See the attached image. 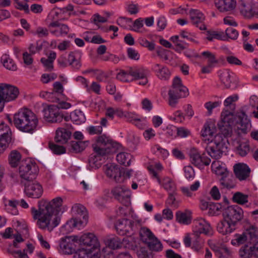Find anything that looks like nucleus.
<instances>
[{
  "mask_svg": "<svg viewBox=\"0 0 258 258\" xmlns=\"http://www.w3.org/2000/svg\"><path fill=\"white\" fill-rule=\"evenodd\" d=\"M127 54L128 57L132 59L139 60L140 57L138 52L133 48H128L127 49Z\"/></svg>",
  "mask_w": 258,
  "mask_h": 258,
  "instance_id": "nucleus-62",
  "label": "nucleus"
},
{
  "mask_svg": "<svg viewBox=\"0 0 258 258\" xmlns=\"http://www.w3.org/2000/svg\"><path fill=\"white\" fill-rule=\"evenodd\" d=\"M223 216L237 227L243 218V211L238 206H229L224 210Z\"/></svg>",
  "mask_w": 258,
  "mask_h": 258,
  "instance_id": "nucleus-8",
  "label": "nucleus"
},
{
  "mask_svg": "<svg viewBox=\"0 0 258 258\" xmlns=\"http://www.w3.org/2000/svg\"><path fill=\"white\" fill-rule=\"evenodd\" d=\"M69 64L72 66L75 69L78 70L81 66V64L79 59H77V57L74 52L70 53L68 58Z\"/></svg>",
  "mask_w": 258,
  "mask_h": 258,
  "instance_id": "nucleus-50",
  "label": "nucleus"
},
{
  "mask_svg": "<svg viewBox=\"0 0 258 258\" xmlns=\"http://www.w3.org/2000/svg\"><path fill=\"white\" fill-rule=\"evenodd\" d=\"M220 185L223 188L231 189L235 187V183L233 180L229 177V175L221 177L219 179Z\"/></svg>",
  "mask_w": 258,
  "mask_h": 258,
  "instance_id": "nucleus-40",
  "label": "nucleus"
},
{
  "mask_svg": "<svg viewBox=\"0 0 258 258\" xmlns=\"http://www.w3.org/2000/svg\"><path fill=\"white\" fill-rule=\"evenodd\" d=\"M139 236L140 240L146 244L150 250L159 251L162 249V245L160 241L147 227H143L140 228Z\"/></svg>",
  "mask_w": 258,
  "mask_h": 258,
  "instance_id": "nucleus-5",
  "label": "nucleus"
},
{
  "mask_svg": "<svg viewBox=\"0 0 258 258\" xmlns=\"http://www.w3.org/2000/svg\"><path fill=\"white\" fill-rule=\"evenodd\" d=\"M239 256L241 258L255 257V254L252 247L247 245L242 247L239 250Z\"/></svg>",
  "mask_w": 258,
  "mask_h": 258,
  "instance_id": "nucleus-38",
  "label": "nucleus"
},
{
  "mask_svg": "<svg viewBox=\"0 0 258 258\" xmlns=\"http://www.w3.org/2000/svg\"><path fill=\"white\" fill-rule=\"evenodd\" d=\"M9 127L4 123L0 124V147L5 149L11 142V138Z\"/></svg>",
  "mask_w": 258,
  "mask_h": 258,
  "instance_id": "nucleus-24",
  "label": "nucleus"
},
{
  "mask_svg": "<svg viewBox=\"0 0 258 258\" xmlns=\"http://www.w3.org/2000/svg\"><path fill=\"white\" fill-rule=\"evenodd\" d=\"M234 74L229 70L221 71L219 74V77L222 83L225 88H231L232 81L233 80Z\"/></svg>",
  "mask_w": 258,
  "mask_h": 258,
  "instance_id": "nucleus-26",
  "label": "nucleus"
},
{
  "mask_svg": "<svg viewBox=\"0 0 258 258\" xmlns=\"http://www.w3.org/2000/svg\"><path fill=\"white\" fill-rule=\"evenodd\" d=\"M1 61L4 66L8 70L15 71L17 70V66L13 60L7 54H4L1 57Z\"/></svg>",
  "mask_w": 258,
  "mask_h": 258,
  "instance_id": "nucleus-36",
  "label": "nucleus"
},
{
  "mask_svg": "<svg viewBox=\"0 0 258 258\" xmlns=\"http://www.w3.org/2000/svg\"><path fill=\"white\" fill-rule=\"evenodd\" d=\"M184 176L188 180L193 179L195 177V171L191 166H185L183 169Z\"/></svg>",
  "mask_w": 258,
  "mask_h": 258,
  "instance_id": "nucleus-58",
  "label": "nucleus"
},
{
  "mask_svg": "<svg viewBox=\"0 0 258 258\" xmlns=\"http://www.w3.org/2000/svg\"><path fill=\"white\" fill-rule=\"evenodd\" d=\"M241 14L246 17H250L253 15L251 4L248 0L241 1L238 5Z\"/></svg>",
  "mask_w": 258,
  "mask_h": 258,
  "instance_id": "nucleus-29",
  "label": "nucleus"
},
{
  "mask_svg": "<svg viewBox=\"0 0 258 258\" xmlns=\"http://www.w3.org/2000/svg\"><path fill=\"white\" fill-rule=\"evenodd\" d=\"M225 34L224 33V37H225L224 41L228 39L236 40L239 36L238 32L233 28L229 27L225 30Z\"/></svg>",
  "mask_w": 258,
  "mask_h": 258,
  "instance_id": "nucleus-48",
  "label": "nucleus"
},
{
  "mask_svg": "<svg viewBox=\"0 0 258 258\" xmlns=\"http://www.w3.org/2000/svg\"><path fill=\"white\" fill-rule=\"evenodd\" d=\"M13 123L20 131L31 133L36 128L38 120L35 114L31 110L23 108L14 114Z\"/></svg>",
  "mask_w": 258,
  "mask_h": 258,
  "instance_id": "nucleus-3",
  "label": "nucleus"
},
{
  "mask_svg": "<svg viewBox=\"0 0 258 258\" xmlns=\"http://www.w3.org/2000/svg\"><path fill=\"white\" fill-rule=\"evenodd\" d=\"M191 23L201 30H205L206 26L205 24V17L204 14L199 10L192 9L189 12Z\"/></svg>",
  "mask_w": 258,
  "mask_h": 258,
  "instance_id": "nucleus-18",
  "label": "nucleus"
},
{
  "mask_svg": "<svg viewBox=\"0 0 258 258\" xmlns=\"http://www.w3.org/2000/svg\"><path fill=\"white\" fill-rule=\"evenodd\" d=\"M234 251L225 245L221 246L217 251V254L220 258H231Z\"/></svg>",
  "mask_w": 258,
  "mask_h": 258,
  "instance_id": "nucleus-43",
  "label": "nucleus"
},
{
  "mask_svg": "<svg viewBox=\"0 0 258 258\" xmlns=\"http://www.w3.org/2000/svg\"><path fill=\"white\" fill-rule=\"evenodd\" d=\"M21 154L16 150L12 151L9 157V163L12 167H16L20 163Z\"/></svg>",
  "mask_w": 258,
  "mask_h": 258,
  "instance_id": "nucleus-37",
  "label": "nucleus"
},
{
  "mask_svg": "<svg viewBox=\"0 0 258 258\" xmlns=\"http://www.w3.org/2000/svg\"><path fill=\"white\" fill-rule=\"evenodd\" d=\"M222 104L221 101H208L204 104L205 108L207 110V114L210 116L213 113L214 109L219 107Z\"/></svg>",
  "mask_w": 258,
  "mask_h": 258,
  "instance_id": "nucleus-49",
  "label": "nucleus"
},
{
  "mask_svg": "<svg viewBox=\"0 0 258 258\" xmlns=\"http://www.w3.org/2000/svg\"><path fill=\"white\" fill-rule=\"evenodd\" d=\"M201 55L207 59L208 63L214 64L218 62L215 54L209 51H204L202 52Z\"/></svg>",
  "mask_w": 258,
  "mask_h": 258,
  "instance_id": "nucleus-55",
  "label": "nucleus"
},
{
  "mask_svg": "<svg viewBox=\"0 0 258 258\" xmlns=\"http://www.w3.org/2000/svg\"><path fill=\"white\" fill-rule=\"evenodd\" d=\"M104 170L106 175L109 178H113L116 182L121 183L124 181L122 171L118 166L113 164H108L105 165Z\"/></svg>",
  "mask_w": 258,
  "mask_h": 258,
  "instance_id": "nucleus-17",
  "label": "nucleus"
},
{
  "mask_svg": "<svg viewBox=\"0 0 258 258\" xmlns=\"http://www.w3.org/2000/svg\"><path fill=\"white\" fill-rule=\"evenodd\" d=\"M212 227L210 223L205 219L198 218L193 221L192 233L194 235H199L204 234L206 235H212Z\"/></svg>",
  "mask_w": 258,
  "mask_h": 258,
  "instance_id": "nucleus-10",
  "label": "nucleus"
},
{
  "mask_svg": "<svg viewBox=\"0 0 258 258\" xmlns=\"http://www.w3.org/2000/svg\"><path fill=\"white\" fill-rule=\"evenodd\" d=\"M200 186V182L199 181H195L191 184L189 188L186 186H182L180 187V190L183 195L187 197H192L195 194L194 192L197 191Z\"/></svg>",
  "mask_w": 258,
  "mask_h": 258,
  "instance_id": "nucleus-32",
  "label": "nucleus"
},
{
  "mask_svg": "<svg viewBox=\"0 0 258 258\" xmlns=\"http://www.w3.org/2000/svg\"><path fill=\"white\" fill-rule=\"evenodd\" d=\"M191 212L188 210L183 212L178 211V223L183 225H188L191 223Z\"/></svg>",
  "mask_w": 258,
  "mask_h": 258,
  "instance_id": "nucleus-31",
  "label": "nucleus"
},
{
  "mask_svg": "<svg viewBox=\"0 0 258 258\" xmlns=\"http://www.w3.org/2000/svg\"><path fill=\"white\" fill-rule=\"evenodd\" d=\"M24 192L29 198L39 199L43 194L42 186L37 181L28 180L24 181Z\"/></svg>",
  "mask_w": 258,
  "mask_h": 258,
  "instance_id": "nucleus-9",
  "label": "nucleus"
},
{
  "mask_svg": "<svg viewBox=\"0 0 258 258\" xmlns=\"http://www.w3.org/2000/svg\"><path fill=\"white\" fill-rule=\"evenodd\" d=\"M128 223H129L127 222V219H123L117 221L115 225V228L119 234L124 235V230L125 229V225Z\"/></svg>",
  "mask_w": 258,
  "mask_h": 258,
  "instance_id": "nucleus-52",
  "label": "nucleus"
},
{
  "mask_svg": "<svg viewBox=\"0 0 258 258\" xmlns=\"http://www.w3.org/2000/svg\"><path fill=\"white\" fill-rule=\"evenodd\" d=\"M236 228L234 224H232L226 218L221 221L217 225V230L220 233L225 235L233 232Z\"/></svg>",
  "mask_w": 258,
  "mask_h": 258,
  "instance_id": "nucleus-25",
  "label": "nucleus"
},
{
  "mask_svg": "<svg viewBox=\"0 0 258 258\" xmlns=\"http://www.w3.org/2000/svg\"><path fill=\"white\" fill-rule=\"evenodd\" d=\"M249 150V147L246 142H242L237 147L238 154L241 156H245Z\"/></svg>",
  "mask_w": 258,
  "mask_h": 258,
  "instance_id": "nucleus-53",
  "label": "nucleus"
},
{
  "mask_svg": "<svg viewBox=\"0 0 258 258\" xmlns=\"http://www.w3.org/2000/svg\"><path fill=\"white\" fill-rule=\"evenodd\" d=\"M246 108L243 107L236 117L229 111L221 112V121L219 125L225 137L231 136L233 128L240 131L238 133H247L251 124L244 111ZM201 135L203 140L209 144L206 148L208 154L216 159L220 158L223 153L227 150L226 143L228 141L226 137L223 138L222 135L217 134V128L213 121L209 120L205 123L201 131Z\"/></svg>",
  "mask_w": 258,
  "mask_h": 258,
  "instance_id": "nucleus-1",
  "label": "nucleus"
},
{
  "mask_svg": "<svg viewBox=\"0 0 258 258\" xmlns=\"http://www.w3.org/2000/svg\"><path fill=\"white\" fill-rule=\"evenodd\" d=\"M94 153L91 154L88 159L89 166L91 169H98L102 164V158L106 155L105 150L100 149L95 146L93 149Z\"/></svg>",
  "mask_w": 258,
  "mask_h": 258,
  "instance_id": "nucleus-15",
  "label": "nucleus"
},
{
  "mask_svg": "<svg viewBox=\"0 0 258 258\" xmlns=\"http://www.w3.org/2000/svg\"><path fill=\"white\" fill-rule=\"evenodd\" d=\"M141 221L140 220H131V228L132 234L135 233L138 229L141 228Z\"/></svg>",
  "mask_w": 258,
  "mask_h": 258,
  "instance_id": "nucleus-64",
  "label": "nucleus"
},
{
  "mask_svg": "<svg viewBox=\"0 0 258 258\" xmlns=\"http://www.w3.org/2000/svg\"><path fill=\"white\" fill-rule=\"evenodd\" d=\"M49 147L53 153L55 154L59 155L66 152V149L63 146L55 145L53 143H49Z\"/></svg>",
  "mask_w": 258,
  "mask_h": 258,
  "instance_id": "nucleus-56",
  "label": "nucleus"
},
{
  "mask_svg": "<svg viewBox=\"0 0 258 258\" xmlns=\"http://www.w3.org/2000/svg\"><path fill=\"white\" fill-rule=\"evenodd\" d=\"M71 133L64 128H59L56 131L55 141L56 143L65 144L70 139Z\"/></svg>",
  "mask_w": 258,
  "mask_h": 258,
  "instance_id": "nucleus-27",
  "label": "nucleus"
},
{
  "mask_svg": "<svg viewBox=\"0 0 258 258\" xmlns=\"http://www.w3.org/2000/svg\"><path fill=\"white\" fill-rule=\"evenodd\" d=\"M215 5L221 12H231L237 5L236 0H215Z\"/></svg>",
  "mask_w": 258,
  "mask_h": 258,
  "instance_id": "nucleus-19",
  "label": "nucleus"
},
{
  "mask_svg": "<svg viewBox=\"0 0 258 258\" xmlns=\"http://www.w3.org/2000/svg\"><path fill=\"white\" fill-rule=\"evenodd\" d=\"M248 239V242L258 238V228L254 226H251L244 232Z\"/></svg>",
  "mask_w": 258,
  "mask_h": 258,
  "instance_id": "nucleus-44",
  "label": "nucleus"
},
{
  "mask_svg": "<svg viewBox=\"0 0 258 258\" xmlns=\"http://www.w3.org/2000/svg\"><path fill=\"white\" fill-rule=\"evenodd\" d=\"M189 156L191 162L195 166L200 169H203L205 166H208L211 162V159L204 156V154H201L196 148L190 150Z\"/></svg>",
  "mask_w": 258,
  "mask_h": 258,
  "instance_id": "nucleus-13",
  "label": "nucleus"
},
{
  "mask_svg": "<svg viewBox=\"0 0 258 258\" xmlns=\"http://www.w3.org/2000/svg\"><path fill=\"white\" fill-rule=\"evenodd\" d=\"M195 239L191 245V249L196 252L200 253L203 249L205 240L199 235H194Z\"/></svg>",
  "mask_w": 258,
  "mask_h": 258,
  "instance_id": "nucleus-33",
  "label": "nucleus"
},
{
  "mask_svg": "<svg viewBox=\"0 0 258 258\" xmlns=\"http://www.w3.org/2000/svg\"><path fill=\"white\" fill-rule=\"evenodd\" d=\"M72 211L75 214L79 217L71 219L64 225L63 228L68 231H70L73 228H80L87 222L88 217L86 215V209L84 206L81 204H75L72 207Z\"/></svg>",
  "mask_w": 258,
  "mask_h": 258,
  "instance_id": "nucleus-4",
  "label": "nucleus"
},
{
  "mask_svg": "<svg viewBox=\"0 0 258 258\" xmlns=\"http://www.w3.org/2000/svg\"><path fill=\"white\" fill-rule=\"evenodd\" d=\"M156 67L159 68L157 71V76L160 79L167 80L169 78L171 74L170 71L167 68L162 67L160 68L159 64H156Z\"/></svg>",
  "mask_w": 258,
  "mask_h": 258,
  "instance_id": "nucleus-46",
  "label": "nucleus"
},
{
  "mask_svg": "<svg viewBox=\"0 0 258 258\" xmlns=\"http://www.w3.org/2000/svg\"><path fill=\"white\" fill-rule=\"evenodd\" d=\"M36 166L29 159L20 162L19 173L24 181L32 180L36 178Z\"/></svg>",
  "mask_w": 258,
  "mask_h": 258,
  "instance_id": "nucleus-7",
  "label": "nucleus"
},
{
  "mask_svg": "<svg viewBox=\"0 0 258 258\" xmlns=\"http://www.w3.org/2000/svg\"><path fill=\"white\" fill-rule=\"evenodd\" d=\"M225 38L224 37V32L215 31H209L207 32L206 38L210 41H213L214 39L224 40Z\"/></svg>",
  "mask_w": 258,
  "mask_h": 258,
  "instance_id": "nucleus-45",
  "label": "nucleus"
},
{
  "mask_svg": "<svg viewBox=\"0 0 258 258\" xmlns=\"http://www.w3.org/2000/svg\"><path fill=\"white\" fill-rule=\"evenodd\" d=\"M212 171L217 175L221 177L226 175H229V172L223 163L218 160L214 161L211 165Z\"/></svg>",
  "mask_w": 258,
  "mask_h": 258,
  "instance_id": "nucleus-28",
  "label": "nucleus"
},
{
  "mask_svg": "<svg viewBox=\"0 0 258 258\" xmlns=\"http://www.w3.org/2000/svg\"><path fill=\"white\" fill-rule=\"evenodd\" d=\"M160 184L168 191L169 196L166 204L168 207L175 208L176 206V185L172 179L168 177L158 180Z\"/></svg>",
  "mask_w": 258,
  "mask_h": 258,
  "instance_id": "nucleus-6",
  "label": "nucleus"
},
{
  "mask_svg": "<svg viewBox=\"0 0 258 258\" xmlns=\"http://www.w3.org/2000/svg\"><path fill=\"white\" fill-rule=\"evenodd\" d=\"M134 80L141 79L139 85H145L148 83L147 71L142 68L130 67L128 71Z\"/></svg>",
  "mask_w": 258,
  "mask_h": 258,
  "instance_id": "nucleus-21",
  "label": "nucleus"
},
{
  "mask_svg": "<svg viewBox=\"0 0 258 258\" xmlns=\"http://www.w3.org/2000/svg\"><path fill=\"white\" fill-rule=\"evenodd\" d=\"M234 172L239 180L246 179L250 175V169L244 163H239L233 166Z\"/></svg>",
  "mask_w": 258,
  "mask_h": 258,
  "instance_id": "nucleus-20",
  "label": "nucleus"
},
{
  "mask_svg": "<svg viewBox=\"0 0 258 258\" xmlns=\"http://www.w3.org/2000/svg\"><path fill=\"white\" fill-rule=\"evenodd\" d=\"M222 207V205L219 203L210 204L208 207L209 213L212 215H216L221 210Z\"/></svg>",
  "mask_w": 258,
  "mask_h": 258,
  "instance_id": "nucleus-57",
  "label": "nucleus"
},
{
  "mask_svg": "<svg viewBox=\"0 0 258 258\" xmlns=\"http://www.w3.org/2000/svg\"><path fill=\"white\" fill-rule=\"evenodd\" d=\"M156 52L158 56H159L161 58L165 60H169L168 57V54L169 53V51L165 50L163 48L160 47L157 48Z\"/></svg>",
  "mask_w": 258,
  "mask_h": 258,
  "instance_id": "nucleus-60",
  "label": "nucleus"
},
{
  "mask_svg": "<svg viewBox=\"0 0 258 258\" xmlns=\"http://www.w3.org/2000/svg\"><path fill=\"white\" fill-rule=\"evenodd\" d=\"M250 105L254 108H256L257 111L253 110V113L254 116L258 118V97L255 96H251L249 100Z\"/></svg>",
  "mask_w": 258,
  "mask_h": 258,
  "instance_id": "nucleus-59",
  "label": "nucleus"
},
{
  "mask_svg": "<svg viewBox=\"0 0 258 258\" xmlns=\"http://www.w3.org/2000/svg\"><path fill=\"white\" fill-rule=\"evenodd\" d=\"M189 95L188 88L183 85L181 79L178 78V98H183Z\"/></svg>",
  "mask_w": 258,
  "mask_h": 258,
  "instance_id": "nucleus-51",
  "label": "nucleus"
},
{
  "mask_svg": "<svg viewBox=\"0 0 258 258\" xmlns=\"http://www.w3.org/2000/svg\"><path fill=\"white\" fill-rule=\"evenodd\" d=\"M87 146L86 143L81 141H73L70 143L71 152L78 153L83 151Z\"/></svg>",
  "mask_w": 258,
  "mask_h": 258,
  "instance_id": "nucleus-35",
  "label": "nucleus"
},
{
  "mask_svg": "<svg viewBox=\"0 0 258 258\" xmlns=\"http://www.w3.org/2000/svg\"><path fill=\"white\" fill-rule=\"evenodd\" d=\"M81 245L85 247L83 248L86 251L91 252L99 248L100 244L97 237L94 234L89 233L81 236Z\"/></svg>",
  "mask_w": 258,
  "mask_h": 258,
  "instance_id": "nucleus-12",
  "label": "nucleus"
},
{
  "mask_svg": "<svg viewBox=\"0 0 258 258\" xmlns=\"http://www.w3.org/2000/svg\"><path fill=\"white\" fill-rule=\"evenodd\" d=\"M114 198L125 206L131 204V191L122 186H116L111 190Z\"/></svg>",
  "mask_w": 258,
  "mask_h": 258,
  "instance_id": "nucleus-11",
  "label": "nucleus"
},
{
  "mask_svg": "<svg viewBox=\"0 0 258 258\" xmlns=\"http://www.w3.org/2000/svg\"><path fill=\"white\" fill-rule=\"evenodd\" d=\"M19 204V202L16 200H10L8 201L7 205L12 208V214L16 215L18 213V211L17 209L18 205Z\"/></svg>",
  "mask_w": 258,
  "mask_h": 258,
  "instance_id": "nucleus-61",
  "label": "nucleus"
},
{
  "mask_svg": "<svg viewBox=\"0 0 258 258\" xmlns=\"http://www.w3.org/2000/svg\"><path fill=\"white\" fill-rule=\"evenodd\" d=\"M19 94V90L16 87L7 84H0V94L5 102L15 100Z\"/></svg>",
  "mask_w": 258,
  "mask_h": 258,
  "instance_id": "nucleus-14",
  "label": "nucleus"
},
{
  "mask_svg": "<svg viewBox=\"0 0 258 258\" xmlns=\"http://www.w3.org/2000/svg\"><path fill=\"white\" fill-rule=\"evenodd\" d=\"M248 196L240 192L234 193L232 197V201L239 205H244L248 202Z\"/></svg>",
  "mask_w": 258,
  "mask_h": 258,
  "instance_id": "nucleus-41",
  "label": "nucleus"
},
{
  "mask_svg": "<svg viewBox=\"0 0 258 258\" xmlns=\"http://www.w3.org/2000/svg\"><path fill=\"white\" fill-rule=\"evenodd\" d=\"M123 239L115 236H108L105 239L106 244L113 249H118L121 247Z\"/></svg>",
  "mask_w": 258,
  "mask_h": 258,
  "instance_id": "nucleus-30",
  "label": "nucleus"
},
{
  "mask_svg": "<svg viewBox=\"0 0 258 258\" xmlns=\"http://www.w3.org/2000/svg\"><path fill=\"white\" fill-rule=\"evenodd\" d=\"M62 199L57 197L48 202L41 201L39 208L32 207L31 213L34 220H37L36 224L39 228L51 232L59 225L61 219V213L66 210L62 206Z\"/></svg>",
  "mask_w": 258,
  "mask_h": 258,
  "instance_id": "nucleus-2",
  "label": "nucleus"
},
{
  "mask_svg": "<svg viewBox=\"0 0 258 258\" xmlns=\"http://www.w3.org/2000/svg\"><path fill=\"white\" fill-rule=\"evenodd\" d=\"M130 70V68L125 72L124 71H121L119 73H118L116 76L117 79L125 82H127L130 81H132L134 80V78L131 79L130 77L132 76L129 73L128 71Z\"/></svg>",
  "mask_w": 258,
  "mask_h": 258,
  "instance_id": "nucleus-54",
  "label": "nucleus"
},
{
  "mask_svg": "<svg viewBox=\"0 0 258 258\" xmlns=\"http://www.w3.org/2000/svg\"><path fill=\"white\" fill-rule=\"evenodd\" d=\"M113 146V141L109 137L103 135L98 137L96 143L92 145V147L94 149V147L96 146L100 149L104 150L105 154H106L109 152L110 147Z\"/></svg>",
  "mask_w": 258,
  "mask_h": 258,
  "instance_id": "nucleus-22",
  "label": "nucleus"
},
{
  "mask_svg": "<svg viewBox=\"0 0 258 258\" xmlns=\"http://www.w3.org/2000/svg\"><path fill=\"white\" fill-rule=\"evenodd\" d=\"M70 118L72 121L77 124H80L86 121V117L83 112L80 110H75L71 113Z\"/></svg>",
  "mask_w": 258,
  "mask_h": 258,
  "instance_id": "nucleus-34",
  "label": "nucleus"
},
{
  "mask_svg": "<svg viewBox=\"0 0 258 258\" xmlns=\"http://www.w3.org/2000/svg\"><path fill=\"white\" fill-rule=\"evenodd\" d=\"M245 242L249 243L248 239L245 232L242 234H235L233 239L231 241V243L234 246H239Z\"/></svg>",
  "mask_w": 258,
  "mask_h": 258,
  "instance_id": "nucleus-39",
  "label": "nucleus"
},
{
  "mask_svg": "<svg viewBox=\"0 0 258 258\" xmlns=\"http://www.w3.org/2000/svg\"><path fill=\"white\" fill-rule=\"evenodd\" d=\"M152 251L145 247H140L137 249L136 253L139 258H153Z\"/></svg>",
  "mask_w": 258,
  "mask_h": 258,
  "instance_id": "nucleus-47",
  "label": "nucleus"
},
{
  "mask_svg": "<svg viewBox=\"0 0 258 258\" xmlns=\"http://www.w3.org/2000/svg\"><path fill=\"white\" fill-rule=\"evenodd\" d=\"M44 117L46 120L51 122H60L63 116L59 112L58 107L56 105H50L44 109Z\"/></svg>",
  "mask_w": 258,
  "mask_h": 258,
  "instance_id": "nucleus-16",
  "label": "nucleus"
},
{
  "mask_svg": "<svg viewBox=\"0 0 258 258\" xmlns=\"http://www.w3.org/2000/svg\"><path fill=\"white\" fill-rule=\"evenodd\" d=\"M116 160L120 164L128 166L131 164V155L124 152L119 153L116 155Z\"/></svg>",
  "mask_w": 258,
  "mask_h": 258,
  "instance_id": "nucleus-42",
  "label": "nucleus"
},
{
  "mask_svg": "<svg viewBox=\"0 0 258 258\" xmlns=\"http://www.w3.org/2000/svg\"><path fill=\"white\" fill-rule=\"evenodd\" d=\"M168 94L169 105L172 108L176 107L177 104V76L174 77Z\"/></svg>",
  "mask_w": 258,
  "mask_h": 258,
  "instance_id": "nucleus-23",
  "label": "nucleus"
},
{
  "mask_svg": "<svg viewBox=\"0 0 258 258\" xmlns=\"http://www.w3.org/2000/svg\"><path fill=\"white\" fill-rule=\"evenodd\" d=\"M34 34L37 35L38 37L42 38L47 37L49 33L47 28L39 27L36 29Z\"/></svg>",
  "mask_w": 258,
  "mask_h": 258,
  "instance_id": "nucleus-63",
  "label": "nucleus"
}]
</instances>
